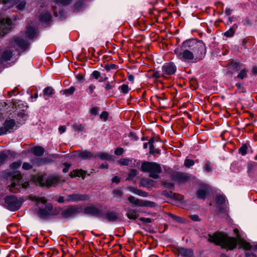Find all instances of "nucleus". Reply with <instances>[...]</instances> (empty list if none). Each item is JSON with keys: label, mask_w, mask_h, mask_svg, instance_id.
<instances>
[{"label": "nucleus", "mask_w": 257, "mask_h": 257, "mask_svg": "<svg viewBox=\"0 0 257 257\" xmlns=\"http://www.w3.org/2000/svg\"><path fill=\"white\" fill-rule=\"evenodd\" d=\"M181 49L177 48L174 53L177 58L182 61H191L195 59H202L206 54L205 44L201 41L196 39H190L184 41Z\"/></svg>", "instance_id": "nucleus-1"}, {"label": "nucleus", "mask_w": 257, "mask_h": 257, "mask_svg": "<svg viewBox=\"0 0 257 257\" xmlns=\"http://www.w3.org/2000/svg\"><path fill=\"white\" fill-rule=\"evenodd\" d=\"M208 240L227 250H232L234 248L238 242L235 238L229 237L225 234L219 232L214 233L212 235H209Z\"/></svg>", "instance_id": "nucleus-2"}, {"label": "nucleus", "mask_w": 257, "mask_h": 257, "mask_svg": "<svg viewBox=\"0 0 257 257\" xmlns=\"http://www.w3.org/2000/svg\"><path fill=\"white\" fill-rule=\"evenodd\" d=\"M7 180H10L11 184L9 186L11 192L17 193L22 188H26L29 185L28 182H23L22 176L20 172H15L12 174H9L7 176Z\"/></svg>", "instance_id": "nucleus-3"}, {"label": "nucleus", "mask_w": 257, "mask_h": 257, "mask_svg": "<svg viewBox=\"0 0 257 257\" xmlns=\"http://www.w3.org/2000/svg\"><path fill=\"white\" fill-rule=\"evenodd\" d=\"M32 179L36 183L43 186H54L62 181L61 178L57 176L47 177L46 175L40 174L33 176Z\"/></svg>", "instance_id": "nucleus-4"}, {"label": "nucleus", "mask_w": 257, "mask_h": 257, "mask_svg": "<svg viewBox=\"0 0 257 257\" xmlns=\"http://www.w3.org/2000/svg\"><path fill=\"white\" fill-rule=\"evenodd\" d=\"M140 170L142 172L150 173V177L156 179L159 177V174L161 172L160 165L156 163L144 162L142 164Z\"/></svg>", "instance_id": "nucleus-5"}, {"label": "nucleus", "mask_w": 257, "mask_h": 257, "mask_svg": "<svg viewBox=\"0 0 257 257\" xmlns=\"http://www.w3.org/2000/svg\"><path fill=\"white\" fill-rule=\"evenodd\" d=\"M5 201L7 209L12 211L18 210L23 203V200L22 199H18L15 195L6 196Z\"/></svg>", "instance_id": "nucleus-6"}, {"label": "nucleus", "mask_w": 257, "mask_h": 257, "mask_svg": "<svg viewBox=\"0 0 257 257\" xmlns=\"http://www.w3.org/2000/svg\"><path fill=\"white\" fill-rule=\"evenodd\" d=\"M54 215L53 206L50 203L46 204L45 208H40L38 211V215L42 219H49Z\"/></svg>", "instance_id": "nucleus-7"}, {"label": "nucleus", "mask_w": 257, "mask_h": 257, "mask_svg": "<svg viewBox=\"0 0 257 257\" xmlns=\"http://www.w3.org/2000/svg\"><path fill=\"white\" fill-rule=\"evenodd\" d=\"M16 127L15 120L14 119L6 120L3 125L0 127V136L7 133H11Z\"/></svg>", "instance_id": "nucleus-8"}, {"label": "nucleus", "mask_w": 257, "mask_h": 257, "mask_svg": "<svg viewBox=\"0 0 257 257\" xmlns=\"http://www.w3.org/2000/svg\"><path fill=\"white\" fill-rule=\"evenodd\" d=\"M12 21L9 18L0 19V36H4L11 29Z\"/></svg>", "instance_id": "nucleus-9"}, {"label": "nucleus", "mask_w": 257, "mask_h": 257, "mask_svg": "<svg viewBox=\"0 0 257 257\" xmlns=\"http://www.w3.org/2000/svg\"><path fill=\"white\" fill-rule=\"evenodd\" d=\"M162 74L165 75H171L174 74L177 70L176 65L173 62L165 63L162 68Z\"/></svg>", "instance_id": "nucleus-10"}, {"label": "nucleus", "mask_w": 257, "mask_h": 257, "mask_svg": "<svg viewBox=\"0 0 257 257\" xmlns=\"http://www.w3.org/2000/svg\"><path fill=\"white\" fill-rule=\"evenodd\" d=\"M78 208L75 206H70L62 209L61 214L63 217L68 218L73 217L78 213Z\"/></svg>", "instance_id": "nucleus-11"}, {"label": "nucleus", "mask_w": 257, "mask_h": 257, "mask_svg": "<svg viewBox=\"0 0 257 257\" xmlns=\"http://www.w3.org/2000/svg\"><path fill=\"white\" fill-rule=\"evenodd\" d=\"M101 216L105 219L110 222L116 221L118 219L119 214L114 210H108L102 214Z\"/></svg>", "instance_id": "nucleus-12"}, {"label": "nucleus", "mask_w": 257, "mask_h": 257, "mask_svg": "<svg viewBox=\"0 0 257 257\" xmlns=\"http://www.w3.org/2000/svg\"><path fill=\"white\" fill-rule=\"evenodd\" d=\"M84 212L86 214L96 217H100L102 215L101 211L96 206L93 205L86 207L84 209Z\"/></svg>", "instance_id": "nucleus-13"}, {"label": "nucleus", "mask_w": 257, "mask_h": 257, "mask_svg": "<svg viewBox=\"0 0 257 257\" xmlns=\"http://www.w3.org/2000/svg\"><path fill=\"white\" fill-rule=\"evenodd\" d=\"M210 191V188L208 185H202L196 192V196L199 199H204Z\"/></svg>", "instance_id": "nucleus-14"}, {"label": "nucleus", "mask_w": 257, "mask_h": 257, "mask_svg": "<svg viewBox=\"0 0 257 257\" xmlns=\"http://www.w3.org/2000/svg\"><path fill=\"white\" fill-rule=\"evenodd\" d=\"M173 179L179 183H184L187 181L189 179V176L185 173L176 172L172 175Z\"/></svg>", "instance_id": "nucleus-15"}, {"label": "nucleus", "mask_w": 257, "mask_h": 257, "mask_svg": "<svg viewBox=\"0 0 257 257\" xmlns=\"http://www.w3.org/2000/svg\"><path fill=\"white\" fill-rule=\"evenodd\" d=\"M89 199V196L86 194H74L68 195L67 200L71 202L86 200Z\"/></svg>", "instance_id": "nucleus-16"}, {"label": "nucleus", "mask_w": 257, "mask_h": 257, "mask_svg": "<svg viewBox=\"0 0 257 257\" xmlns=\"http://www.w3.org/2000/svg\"><path fill=\"white\" fill-rule=\"evenodd\" d=\"M12 45L15 47V45L19 47L21 49H25L29 45L27 41L20 38H15L12 42Z\"/></svg>", "instance_id": "nucleus-17"}, {"label": "nucleus", "mask_w": 257, "mask_h": 257, "mask_svg": "<svg viewBox=\"0 0 257 257\" xmlns=\"http://www.w3.org/2000/svg\"><path fill=\"white\" fill-rule=\"evenodd\" d=\"M177 251L178 253L184 257H192L193 256V251L191 248L178 247Z\"/></svg>", "instance_id": "nucleus-18"}, {"label": "nucleus", "mask_w": 257, "mask_h": 257, "mask_svg": "<svg viewBox=\"0 0 257 257\" xmlns=\"http://www.w3.org/2000/svg\"><path fill=\"white\" fill-rule=\"evenodd\" d=\"M74 156L82 159H90L94 157L93 154L90 152L78 151L75 152Z\"/></svg>", "instance_id": "nucleus-19"}, {"label": "nucleus", "mask_w": 257, "mask_h": 257, "mask_svg": "<svg viewBox=\"0 0 257 257\" xmlns=\"http://www.w3.org/2000/svg\"><path fill=\"white\" fill-rule=\"evenodd\" d=\"M126 216L130 219L135 220L137 218L139 215V211L137 209H133L130 208L126 209Z\"/></svg>", "instance_id": "nucleus-20"}, {"label": "nucleus", "mask_w": 257, "mask_h": 257, "mask_svg": "<svg viewBox=\"0 0 257 257\" xmlns=\"http://www.w3.org/2000/svg\"><path fill=\"white\" fill-rule=\"evenodd\" d=\"M51 15L49 12L42 13L40 16L39 20L42 23H47L51 20Z\"/></svg>", "instance_id": "nucleus-21"}, {"label": "nucleus", "mask_w": 257, "mask_h": 257, "mask_svg": "<svg viewBox=\"0 0 257 257\" xmlns=\"http://www.w3.org/2000/svg\"><path fill=\"white\" fill-rule=\"evenodd\" d=\"M128 190L132 193L144 197H146L148 196V193L133 187H130Z\"/></svg>", "instance_id": "nucleus-22"}, {"label": "nucleus", "mask_w": 257, "mask_h": 257, "mask_svg": "<svg viewBox=\"0 0 257 257\" xmlns=\"http://www.w3.org/2000/svg\"><path fill=\"white\" fill-rule=\"evenodd\" d=\"M241 67V64L237 61H232L228 64V69L234 71L239 70Z\"/></svg>", "instance_id": "nucleus-23"}, {"label": "nucleus", "mask_w": 257, "mask_h": 257, "mask_svg": "<svg viewBox=\"0 0 257 257\" xmlns=\"http://www.w3.org/2000/svg\"><path fill=\"white\" fill-rule=\"evenodd\" d=\"M45 150L41 147H35L32 149V152L33 154L37 156H41L44 153Z\"/></svg>", "instance_id": "nucleus-24"}, {"label": "nucleus", "mask_w": 257, "mask_h": 257, "mask_svg": "<svg viewBox=\"0 0 257 257\" xmlns=\"http://www.w3.org/2000/svg\"><path fill=\"white\" fill-rule=\"evenodd\" d=\"M85 175V172L82 170H75L72 172H71L69 176L71 178H74L76 177H82L84 178Z\"/></svg>", "instance_id": "nucleus-25"}, {"label": "nucleus", "mask_w": 257, "mask_h": 257, "mask_svg": "<svg viewBox=\"0 0 257 257\" xmlns=\"http://www.w3.org/2000/svg\"><path fill=\"white\" fill-rule=\"evenodd\" d=\"M36 34V30L35 29L31 27H28L27 28V30L26 32V37L29 39H33Z\"/></svg>", "instance_id": "nucleus-26"}, {"label": "nucleus", "mask_w": 257, "mask_h": 257, "mask_svg": "<svg viewBox=\"0 0 257 257\" xmlns=\"http://www.w3.org/2000/svg\"><path fill=\"white\" fill-rule=\"evenodd\" d=\"M215 201L218 205H223L225 202V196L223 195L217 194L215 197Z\"/></svg>", "instance_id": "nucleus-27"}, {"label": "nucleus", "mask_w": 257, "mask_h": 257, "mask_svg": "<svg viewBox=\"0 0 257 257\" xmlns=\"http://www.w3.org/2000/svg\"><path fill=\"white\" fill-rule=\"evenodd\" d=\"M249 149V145L247 144H243L241 145L240 148L239 149V153L242 156H245L247 153V151Z\"/></svg>", "instance_id": "nucleus-28"}, {"label": "nucleus", "mask_w": 257, "mask_h": 257, "mask_svg": "<svg viewBox=\"0 0 257 257\" xmlns=\"http://www.w3.org/2000/svg\"><path fill=\"white\" fill-rule=\"evenodd\" d=\"M54 92V90L52 87H47L43 90V94L44 96L52 97Z\"/></svg>", "instance_id": "nucleus-29"}, {"label": "nucleus", "mask_w": 257, "mask_h": 257, "mask_svg": "<svg viewBox=\"0 0 257 257\" xmlns=\"http://www.w3.org/2000/svg\"><path fill=\"white\" fill-rule=\"evenodd\" d=\"M12 52L10 50L5 51L2 55V59L4 61H8L10 60L12 57Z\"/></svg>", "instance_id": "nucleus-30"}, {"label": "nucleus", "mask_w": 257, "mask_h": 257, "mask_svg": "<svg viewBox=\"0 0 257 257\" xmlns=\"http://www.w3.org/2000/svg\"><path fill=\"white\" fill-rule=\"evenodd\" d=\"M113 197L116 198H121L123 196V193L120 189L117 188L113 190Z\"/></svg>", "instance_id": "nucleus-31"}, {"label": "nucleus", "mask_w": 257, "mask_h": 257, "mask_svg": "<svg viewBox=\"0 0 257 257\" xmlns=\"http://www.w3.org/2000/svg\"><path fill=\"white\" fill-rule=\"evenodd\" d=\"M97 157L103 160H110L112 159V156L106 153L98 154Z\"/></svg>", "instance_id": "nucleus-32"}, {"label": "nucleus", "mask_w": 257, "mask_h": 257, "mask_svg": "<svg viewBox=\"0 0 257 257\" xmlns=\"http://www.w3.org/2000/svg\"><path fill=\"white\" fill-rule=\"evenodd\" d=\"M9 160V154L6 153H0V166Z\"/></svg>", "instance_id": "nucleus-33"}, {"label": "nucleus", "mask_w": 257, "mask_h": 257, "mask_svg": "<svg viewBox=\"0 0 257 257\" xmlns=\"http://www.w3.org/2000/svg\"><path fill=\"white\" fill-rule=\"evenodd\" d=\"M238 243L239 244L240 246L244 249H250L251 248V245L244 240H238Z\"/></svg>", "instance_id": "nucleus-34"}, {"label": "nucleus", "mask_w": 257, "mask_h": 257, "mask_svg": "<svg viewBox=\"0 0 257 257\" xmlns=\"http://www.w3.org/2000/svg\"><path fill=\"white\" fill-rule=\"evenodd\" d=\"M140 206L145 207H154L155 203L150 201L141 200L140 202Z\"/></svg>", "instance_id": "nucleus-35"}, {"label": "nucleus", "mask_w": 257, "mask_h": 257, "mask_svg": "<svg viewBox=\"0 0 257 257\" xmlns=\"http://www.w3.org/2000/svg\"><path fill=\"white\" fill-rule=\"evenodd\" d=\"M128 200L131 203H132L135 205L140 206L141 200H140L139 199H137L133 196H131L128 197Z\"/></svg>", "instance_id": "nucleus-36"}, {"label": "nucleus", "mask_w": 257, "mask_h": 257, "mask_svg": "<svg viewBox=\"0 0 257 257\" xmlns=\"http://www.w3.org/2000/svg\"><path fill=\"white\" fill-rule=\"evenodd\" d=\"M213 167L211 163L207 162L205 163L203 167L204 172L209 173L212 171Z\"/></svg>", "instance_id": "nucleus-37"}, {"label": "nucleus", "mask_w": 257, "mask_h": 257, "mask_svg": "<svg viewBox=\"0 0 257 257\" xmlns=\"http://www.w3.org/2000/svg\"><path fill=\"white\" fill-rule=\"evenodd\" d=\"M236 28L237 26L235 25H234L232 28H230L228 30L224 33V35L227 37L232 36L234 34V29H236Z\"/></svg>", "instance_id": "nucleus-38"}, {"label": "nucleus", "mask_w": 257, "mask_h": 257, "mask_svg": "<svg viewBox=\"0 0 257 257\" xmlns=\"http://www.w3.org/2000/svg\"><path fill=\"white\" fill-rule=\"evenodd\" d=\"M138 174V171L136 169H132L128 174L127 180H131L134 178Z\"/></svg>", "instance_id": "nucleus-39"}, {"label": "nucleus", "mask_w": 257, "mask_h": 257, "mask_svg": "<svg viewBox=\"0 0 257 257\" xmlns=\"http://www.w3.org/2000/svg\"><path fill=\"white\" fill-rule=\"evenodd\" d=\"M118 163L121 165L128 166L132 163V160L127 158H122L118 161Z\"/></svg>", "instance_id": "nucleus-40"}, {"label": "nucleus", "mask_w": 257, "mask_h": 257, "mask_svg": "<svg viewBox=\"0 0 257 257\" xmlns=\"http://www.w3.org/2000/svg\"><path fill=\"white\" fill-rule=\"evenodd\" d=\"M195 163L194 161L192 160H191L188 158H186L184 163V166L186 168H190V167L193 166Z\"/></svg>", "instance_id": "nucleus-41"}, {"label": "nucleus", "mask_w": 257, "mask_h": 257, "mask_svg": "<svg viewBox=\"0 0 257 257\" xmlns=\"http://www.w3.org/2000/svg\"><path fill=\"white\" fill-rule=\"evenodd\" d=\"M247 70L246 69H242L237 75V77L240 79H243L247 76Z\"/></svg>", "instance_id": "nucleus-42"}, {"label": "nucleus", "mask_w": 257, "mask_h": 257, "mask_svg": "<svg viewBox=\"0 0 257 257\" xmlns=\"http://www.w3.org/2000/svg\"><path fill=\"white\" fill-rule=\"evenodd\" d=\"M72 127L75 132H81L84 130V126L81 124H75Z\"/></svg>", "instance_id": "nucleus-43"}, {"label": "nucleus", "mask_w": 257, "mask_h": 257, "mask_svg": "<svg viewBox=\"0 0 257 257\" xmlns=\"http://www.w3.org/2000/svg\"><path fill=\"white\" fill-rule=\"evenodd\" d=\"M75 90V88L74 86H71L68 89H65L63 91V94L66 95H71Z\"/></svg>", "instance_id": "nucleus-44"}, {"label": "nucleus", "mask_w": 257, "mask_h": 257, "mask_svg": "<svg viewBox=\"0 0 257 257\" xmlns=\"http://www.w3.org/2000/svg\"><path fill=\"white\" fill-rule=\"evenodd\" d=\"M21 164H22V163L21 161H17V162L12 163L10 165V167L12 170H14L16 169L19 168L21 166Z\"/></svg>", "instance_id": "nucleus-45"}, {"label": "nucleus", "mask_w": 257, "mask_h": 257, "mask_svg": "<svg viewBox=\"0 0 257 257\" xmlns=\"http://www.w3.org/2000/svg\"><path fill=\"white\" fill-rule=\"evenodd\" d=\"M54 1L56 4L65 6L69 5L72 0H54Z\"/></svg>", "instance_id": "nucleus-46"}, {"label": "nucleus", "mask_w": 257, "mask_h": 257, "mask_svg": "<svg viewBox=\"0 0 257 257\" xmlns=\"http://www.w3.org/2000/svg\"><path fill=\"white\" fill-rule=\"evenodd\" d=\"M154 139L153 138H151L148 142L150 146V153L151 154L155 153V152L153 151V149H154Z\"/></svg>", "instance_id": "nucleus-47"}, {"label": "nucleus", "mask_w": 257, "mask_h": 257, "mask_svg": "<svg viewBox=\"0 0 257 257\" xmlns=\"http://www.w3.org/2000/svg\"><path fill=\"white\" fill-rule=\"evenodd\" d=\"M120 90H121V91L124 93V94H126V93H127L130 90V88L128 87V85L127 84H123L121 86H120Z\"/></svg>", "instance_id": "nucleus-48"}, {"label": "nucleus", "mask_w": 257, "mask_h": 257, "mask_svg": "<svg viewBox=\"0 0 257 257\" xmlns=\"http://www.w3.org/2000/svg\"><path fill=\"white\" fill-rule=\"evenodd\" d=\"M33 166L30 163L25 162L22 165L23 169L25 170H29L32 168Z\"/></svg>", "instance_id": "nucleus-49"}, {"label": "nucleus", "mask_w": 257, "mask_h": 257, "mask_svg": "<svg viewBox=\"0 0 257 257\" xmlns=\"http://www.w3.org/2000/svg\"><path fill=\"white\" fill-rule=\"evenodd\" d=\"M33 200L37 202L38 204L41 203L42 204H45L46 203V200L44 198H39L37 197H34Z\"/></svg>", "instance_id": "nucleus-50"}, {"label": "nucleus", "mask_w": 257, "mask_h": 257, "mask_svg": "<svg viewBox=\"0 0 257 257\" xmlns=\"http://www.w3.org/2000/svg\"><path fill=\"white\" fill-rule=\"evenodd\" d=\"M26 2L24 1H21L17 6V8L19 10H22L26 5Z\"/></svg>", "instance_id": "nucleus-51"}, {"label": "nucleus", "mask_w": 257, "mask_h": 257, "mask_svg": "<svg viewBox=\"0 0 257 257\" xmlns=\"http://www.w3.org/2000/svg\"><path fill=\"white\" fill-rule=\"evenodd\" d=\"M91 76L96 79H97L100 76V73L98 71H94L91 74Z\"/></svg>", "instance_id": "nucleus-52"}, {"label": "nucleus", "mask_w": 257, "mask_h": 257, "mask_svg": "<svg viewBox=\"0 0 257 257\" xmlns=\"http://www.w3.org/2000/svg\"><path fill=\"white\" fill-rule=\"evenodd\" d=\"M108 114L106 111H103L100 115V117L101 119H103L104 121L106 120L108 118Z\"/></svg>", "instance_id": "nucleus-53"}, {"label": "nucleus", "mask_w": 257, "mask_h": 257, "mask_svg": "<svg viewBox=\"0 0 257 257\" xmlns=\"http://www.w3.org/2000/svg\"><path fill=\"white\" fill-rule=\"evenodd\" d=\"M123 152V150L121 148H117L114 151V153L116 155H121Z\"/></svg>", "instance_id": "nucleus-54"}, {"label": "nucleus", "mask_w": 257, "mask_h": 257, "mask_svg": "<svg viewBox=\"0 0 257 257\" xmlns=\"http://www.w3.org/2000/svg\"><path fill=\"white\" fill-rule=\"evenodd\" d=\"M120 180V177L115 176L112 178V182L115 184H118Z\"/></svg>", "instance_id": "nucleus-55"}, {"label": "nucleus", "mask_w": 257, "mask_h": 257, "mask_svg": "<svg viewBox=\"0 0 257 257\" xmlns=\"http://www.w3.org/2000/svg\"><path fill=\"white\" fill-rule=\"evenodd\" d=\"M163 185L167 188H172L174 187V184L172 182H164Z\"/></svg>", "instance_id": "nucleus-56"}, {"label": "nucleus", "mask_w": 257, "mask_h": 257, "mask_svg": "<svg viewBox=\"0 0 257 257\" xmlns=\"http://www.w3.org/2000/svg\"><path fill=\"white\" fill-rule=\"evenodd\" d=\"M128 137L130 138L133 140H138L137 137L136 136L135 134L133 132H131L129 133Z\"/></svg>", "instance_id": "nucleus-57"}, {"label": "nucleus", "mask_w": 257, "mask_h": 257, "mask_svg": "<svg viewBox=\"0 0 257 257\" xmlns=\"http://www.w3.org/2000/svg\"><path fill=\"white\" fill-rule=\"evenodd\" d=\"M90 112L93 115H96L98 113V109L96 107H92L90 110Z\"/></svg>", "instance_id": "nucleus-58"}, {"label": "nucleus", "mask_w": 257, "mask_h": 257, "mask_svg": "<svg viewBox=\"0 0 257 257\" xmlns=\"http://www.w3.org/2000/svg\"><path fill=\"white\" fill-rule=\"evenodd\" d=\"M140 220H141L142 221H143L145 223H151L152 221L151 219H150L149 218H144V217L141 218Z\"/></svg>", "instance_id": "nucleus-59"}, {"label": "nucleus", "mask_w": 257, "mask_h": 257, "mask_svg": "<svg viewBox=\"0 0 257 257\" xmlns=\"http://www.w3.org/2000/svg\"><path fill=\"white\" fill-rule=\"evenodd\" d=\"M160 74L158 71L154 72L152 75V77L155 78H159L160 77Z\"/></svg>", "instance_id": "nucleus-60"}, {"label": "nucleus", "mask_w": 257, "mask_h": 257, "mask_svg": "<svg viewBox=\"0 0 257 257\" xmlns=\"http://www.w3.org/2000/svg\"><path fill=\"white\" fill-rule=\"evenodd\" d=\"M115 66V65L114 64L106 65L105 66V69L107 70H109L110 69H113Z\"/></svg>", "instance_id": "nucleus-61"}, {"label": "nucleus", "mask_w": 257, "mask_h": 257, "mask_svg": "<svg viewBox=\"0 0 257 257\" xmlns=\"http://www.w3.org/2000/svg\"><path fill=\"white\" fill-rule=\"evenodd\" d=\"M88 89L89 90V93L92 94L94 90L95 89V86L93 84H91L89 86Z\"/></svg>", "instance_id": "nucleus-62"}, {"label": "nucleus", "mask_w": 257, "mask_h": 257, "mask_svg": "<svg viewBox=\"0 0 257 257\" xmlns=\"http://www.w3.org/2000/svg\"><path fill=\"white\" fill-rule=\"evenodd\" d=\"M65 167L63 169V172L64 173H66L68 171V170L70 168V164H65Z\"/></svg>", "instance_id": "nucleus-63"}, {"label": "nucleus", "mask_w": 257, "mask_h": 257, "mask_svg": "<svg viewBox=\"0 0 257 257\" xmlns=\"http://www.w3.org/2000/svg\"><path fill=\"white\" fill-rule=\"evenodd\" d=\"M59 133L61 134L66 131V127L64 126H60L58 128Z\"/></svg>", "instance_id": "nucleus-64"}]
</instances>
